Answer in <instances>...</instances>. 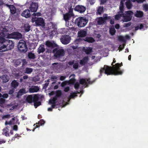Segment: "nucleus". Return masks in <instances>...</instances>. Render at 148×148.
Here are the masks:
<instances>
[{
	"mask_svg": "<svg viewBox=\"0 0 148 148\" xmlns=\"http://www.w3.org/2000/svg\"><path fill=\"white\" fill-rule=\"evenodd\" d=\"M86 34V31L81 30L78 32V35L79 36L81 37H83L85 36Z\"/></svg>",
	"mask_w": 148,
	"mask_h": 148,
	"instance_id": "nucleus-26",
	"label": "nucleus"
},
{
	"mask_svg": "<svg viewBox=\"0 0 148 148\" xmlns=\"http://www.w3.org/2000/svg\"><path fill=\"white\" fill-rule=\"evenodd\" d=\"M118 39L120 41H121L123 42L125 41L124 37L122 36H119L118 38Z\"/></svg>",
	"mask_w": 148,
	"mask_h": 148,
	"instance_id": "nucleus-45",
	"label": "nucleus"
},
{
	"mask_svg": "<svg viewBox=\"0 0 148 148\" xmlns=\"http://www.w3.org/2000/svg\"><path fill=\"white\" fill-rule=\"evenodd\" d=\"M14 92V90L13 89H12L9 91V94H12Z\"/></svg>",
	"mask_w": 148,
	"mask_h": 148,
	"instance_id": "nucleus-61",
	"label": "nucleus"
},
{
	"mask_svg": "<svg viewBox=\"0 0 148 148\" xmlns=\"http://www.w3.org/2000/svg\"><path fill=\"white\" fill-rule=\"evenodd\" d=\"M61 95V92L60 91H58L57 92V95L58 96H60Z\"/></svg>",
	"mask_w": 148,
	"mask_h": 148,
	"instance_id": "nucleus-58",
	"label": "nucleus"
},
{
	"mask_svg": "<svg viewBox=\"0 0 148 148\" xmlns=\"http://www.w3.org/2000/svg\"><path fill=\"white\" fill-rule=\"evenodd\" d=\"M45 44L47 47L50 48H54L57 46L54 42L52 41H47L46 42Z\"/></svg>",
	"mask_w": 148,
	"mask_h": 148,
	"instance_id": "nucleus-14",
	"label": "nucleus"
},
{
	"mask_svg": "<svg viewBox=\"0 0 148 148\" xmlns=\"http://www.w3.org/2000/svg\"><path fill=\"white\" fill-rule=\"evenodd\" d=\"M53 51L55 53V56L57 57H62L64 55V51L62 49H55Z\"/></svg>",
	"mask_w": 148,
	"mask_h": 148,
	"instance_id": "nucleus-11",
	"label": "nucleus"
},
{
	"mask_svg": "<svg viewBox=\"0 0 148 148\" xmlns=\"http://www.w3.org/2000/svg\"><path fill=\"white\" fill-rule=\"evenodd\" d=\"M38 7V5L37 3H32L30 6V9L32 12H36Z\"/></svg>",
	"mask_w": 148,
	"mask_h": 148,
	"instance_id": "nucleus-13",
	"label": "nucleus"
},
{
	"mask_svg": "<svg viewBox=\"0 0 148 148\" xmlns=\"http://www.w3.org/2000/svg\"><path fill=\"white\" fill-rule=\"evenodd\" d=\"M115 28L116 29H118L119 28L120 25L118 24H116L115 25Z\"/></svg>",
	"mask_w": 148,
	"mask_h": 148,
	"instance_id": "nucleus-56",
	"label": "nucleus"
},
{
	"mask_svg": "<svg viewBox=\"0 0 148 148\" xmlns=\"http://www.w3.org/2000/svg\"><path fill=\"white\" fill-rule=\"evenodd\" d=\"M22 61L23 63V65H25L26 64V62L25 60L24 59Z\"/></svg>",
	"mask_w": 148,
	"mask_h": 148,
	"instance_id": "nucleus-63",
	"label": "nucleus"
},
{
	"mask_svg": "<svg viewBox=\"0 0 148 148\" xmlns=\"http://www.w3.org/2000/svg\"><path fill=\"white\" fill-rule=\"evenodd\" d=\"M51 79H56L57 78V77L56 76L52 75L51 77Z\"/></svg>",
	"mask_w": 148,
	"mask_h": 148,
	"instance_id": "nucleus-52",
	"label": "nucleus"
},
{
	"mask_svg": "<svg viewBox=\"0 0 148 148\" xmlns=\"http://www.w3.org/2000/svg\"><path fill=\"white\" fill-rule=\"evenodd\" d=\"M28 77L27 75H25L23 76V79H27Z\"/></svg>",
	"mask_w": 148,
	"mask_h": 148,
	"instance_id": "nucleus-64",
	"label": "nucleus"
},
{
	"mask_svg": "<svg viewBox=\"0 0 148 148\" xmlns=\"http://www.w3.org/2000/svg\"><path fill=\"white\" fill-rule=\"evenodd\" d=\"M80 83L81 84L84 85L85 86V87L87 86V85L88 84H90V79H80Z\"/></svg>",
	"mask_w": 148,
	"mask_h": 148,
	"instance_id": "nucleus-15",
	"label": "nucleus"
},
{
	"mask_svg": "<svg viewBox=\"0 0 148 148\" xmlns=\"http://www.w3.org/2000/svg\"><path fill=\"white\" fill-rule=\"evenodd\" d=\"M110 23L112 25H113V24H114V19H111L110 20Z\"/></svg>",
	"mask_w": 148,
	"mask_h": 148,
	"instance_id": "nucleus-59",
	"label": "nucleus"
},
{
	"mask_svg": "<svg viewBox=\"0 0 148 148\" xmlns=\"http://www.w3.org/2000/svg\"><path fill=\"white\" fill-rule=\"evenodd\" d=\"M68 64L70 65H73V67L75 69H77L78 68V63L77 62H74V61L69 62Z\"/></svg>",
	"mask_w": 148,
	"mask_h": 148,
	"instance_id": "nucleus-23",
	"label": "nucleus"
},
{
	"mask_svg": "<svg viewBox=\"0 0 148 148\" xmlns=\"http://www.w3.org/2000/svg\"><path fill=\"white\" fill-rule=\"evenodd\" d=\"M25 31L26 32H29L30 30V26L28 24H25L24 25Z\"/></svg>",
	"mask_w": 148,
	"mask_h": 148,
	"instance_id": "nucleus-35",
	"label": "nucleus"
},
{
	"mask_svg": "<svg viewBox=\"0 0 148 148\" xmlns=\"http://www.w3.org/2000/svg\"><path fill=\"white\" fill-rule=\"evenodd\" d=\"M60 40L63 44L67 45L70 42L71 38L69 35H63L61 37Z\"/></svg>",
	"mask_w": 148,
	"mask_h": 148,
	"instance_id": "nucleus-9",
	"label": "nucleus"
},
{
	"mask_svg": "<svg viewBox=\"0 0 148 148\" xmlns=\"http://www.w3.org/2000/svg\"><path fill=\"white\" fill-rule=\"evenodd\" d=\"M5 100L4 99H3V98H1L0 99V104H2V103H4L5 102Z\"/></svg>",
	"mask_w": 148,
	"mask_h": 148,
	"instance_id": "nucleus-50",
	"label": "nucleus"
},
{
	"mask_svg": "<svg viewBox=\"0 0 148 148\" xmlns=\"http://www.w3.org/2000/svg\"><path fill=\"white\" fill-rule=\"evenodd\" d=\"M33 71V69L31 68L27 67L24 70V73L28 74H30Z\"/></svg>",
	"mask_w": 148,
	"mask_h": 148,
	"instance_id": "nucleus-29",
	"label": "nucleus"
},
{
	"mask_svg": "<svg viewBox=\"0 0 148 148\" xmlns=\"http://www.w3.org/2000/svg\"><path fill=\"white\" fill-rule=\"evenodd\" d=\"M7 7L10 9V11L12 14H14L16 12V10L15 7L12 5H9L7 4H5Z\"/></svg>",
	"mask_w": 148,
	"mask_h": 148,
	"instance_id": "nucleus-20",
	"label": "nucleus"
},
{
	"mask_svg": "<svg viewBox=\"0 0 148 148\" xmlns=\"http://www.w3.org/2000/svg\"><path fill=\"white\" fill-rule=\"evenodd\" d=\"M57 96H55L52 99H51L49 101V103L52 104V107L54 108L55 106V101L57 99Z\"/></svg>",
	"mask_w": 148,
	"mask_h": 148,
	"instance_id": "nucleus-25",
	"label": "nucleus"
},
{
	"mask_svg": "<svg viewBox=\"0 0 148 148\" xmlns=\"http://www.w3.org/2000/svg\"><path fill=\"white\" fill-rule=\"evenodd\" d=\"M0 47V51H5L10 50L13 48L14 46V44L12 41L5 40V42L1 43Z\"/></svg>",
	"mask_w": 148,
	"mask_h": 148,
	"instance_id": "nucleus-3",
	"label": "nucleus"
},
{
	"mask_svg": "<svg viewBox=\"0 0 148 148\" xmlns=\"http://www.w3.org/2000/svg\"><path fill=\"white\" fill-rule=\"evenodd\" d=\"M20 60H17L15 62V64L16 65H19L21 63Z\"/></svg>",
	"mask_w": 148,
	"mask_h": 148,
	"instance_id": "nucleus-48",
	"label": "nucleus"
},
{
	"mask_svg": "<svg viewBox=\"0 0 148 148\" xmlns=\"http://www.w3.org/2000/svg\"><path fill=\"white\" fill-rule=\"evenodd\" d=\"M69 90V87H66L64 89V90L65 92H68Z\"/></svg>",
	"mask_w": 148,
	"mask_h": 148,
	"instance_id": "nucleus-55",
	"label": "nucleus"
},
{
	"mask_svg": "<svg viewBox=\"0 0 148 148\" xmlns=\"http://www.w3.org/2000/svg\"><path fill=\"white\" fill-rule=\"evenodd\" d=\"M73 8H72V6L70 4L68 7L69 12L66 14L64 15V18L65 20L66 21V25L68 27H69L71 26V23H69V20L70 18L74 16V14L73 13Z\"/></svg>",
	"mask_w": 148,
	"mask_h": 148,
	"instance_id": "nucleus-5",
	"label": "nucleus"
},
{
	"mask_svg": "<svg viewBox=\"0 0 148 148\" xmlns=\"http://www.w3.org/2000/svg\"><path fill=\"white\" fill-rule=\"evenodd\" d=\"M125 5L128 10L131 9L133 6L131 0H126V1L125 3Z\"/></svg>",
	"mask_w": 148,
	"mask_h": 148,
	"instance_id": "nucleus-21",
	"label": "nucleus"
},
{
	"mask_svg": "<svg viewBox=\"0 0 148 148\" xmlns=\"http://www.w3.org/2000/svg\"><path fill=\"white\" fill-rule=\"evenodd\" d=\"M143 12L140 10H136L134 14L135 16L137 18H142L143 16Z\"/></svg>",
	"mask_w": 148,
	"mask_h": 148,
	"instance_id": "nucleus-16",
	"label": "nucleus"
},
{
	"mask_svg": "<svg viewBox=\"0 0 148 148\" xmlns=\"http://www.w3.org/2000/svg\"><path fill=\"white\" fill-rule=\"evenodd\" d=\"M84 50L86 54H89L92 51V48L86 47L84 48Z\"/></svg>",
	"mask_w": 148,
	"mask_h": 148,
	"instance_id": "nucleus-34",
	"label": "nucleus"
},
{
	"mask_svg": "<svg viewBox=\"0 0 148 148\" xmlns=\"http://www.w3.org/2000/svg\"><path fill=\"white\" fill-rule=\"evenodd\" d=\"M41 14H40V13L38 12V13H33L32 14V16H34V17H38V16H40Z\"/></svg>",
	"mask_w": 148,
	"mask_h": 148,
	"instance_id": "nucleus-42",
	"label": "nucleus"
},
{
	"mask_svg": "<svg viewBox=\"0 0 148 148\" xmlns=\"http://www.w3.org/2000/svg\"><path fill=\"white\" fill-rule=\"evenodd\" d=\"M2 96L3 98H6L8 97V95L7 94H3Z\"/></svg>",
	"mask_w": 148,
	"mask_h": 148,
	"instance_id": "nucleus-54",
	"label": "nucleus"
},
{
	"mask_svg": "<svg viewBox=\"0 0 148 148\" xmlns=\"http://www.w3.org/2000/svg\"><path fill=\"white\" fill-rule=\"evenodd\" d=\"M39 88L37 86H32L29 89V91L30 93L37 92L39 90Z\"/></svg>",
	"mask_w": 148,
	"mask_h": 148,
	"instance_id": "nucleus-17",
	"label": "nucleus"
},
{
	"mask_svg": "<svg viewBox=\"0 0 148 148\" xmlns=\"http://www.w3.org/2000/svg\"><path fill=\"white\" fill-rule=\"evenodd\" d=\"M88 22V19L84 17H79L77 18L75 21V23L79 27L85 26Z\"/></svg>",
	"mask_w": 148,
	"mask_h": 148,
	"instance_id": "nucleus-6",
	"label": "nucleus"
},
{
	"mask_svg": "<svg viewBox=\"0 0 148 148\" xmlns=\"http://www.w3.org/2000/svg\"><path fill=\"white\" fill-rule=\"evenodd\" d=\"M123 14L118 12V14L115 16V19L116 20H119L121 17L123 16Z\"/></svg>",
	"mask_w": 148,
	"mask_h": 148,
	"instance_id": "nucleus-31",
	"label": "nucleus"
},
{
	"mask_svg": "<svg viewBox=\"0 0 148 148\" xmlns=\"http://www.w3.org/2000/svg\"><path fill=\"white\" fill-rule=\"evenodd\" d=\"M27 92L26 91L25 89L23 88L20 89L18 91L17 97H18L19 95H21L23 94H25L27 93Z\"/></svg>",
	"mask_w": 148,
	"mask_h": 148,
	"instance_id": "nucleus-32",
	"label": "nucleus"
},
{
	"mask_svg": "<svg viewBox=\"0 0 148 148\" xmlns=\"http://www.w3.org/2000/svg\"><path fill=\"white\" fill-rule=\"evenodd\" d=\"M110 16H106L104 17L103 18L102 17V24L103 23L104 21L110 19Z\"/></svg>",
	"mask_w": 148,
	"mask_h": 148,
	"instance_id": "nucleus-44",
	"label": "nucleus"
},
{
	"mask_svg": "<svg viewBox=\"0 0 148 148\" xmlns=\"http://www.w3.org/2000/svg\"><path fill=\"white\" fill-rule=\"evenodd\" d=\"M116 62V61L115 59V58H114L113 59V62L112 63V64H111V65H112V66H113V65H114L113 64L114 63H115Z\"/></svg>",
	"mask_w": 148,
	"mask_h": 148,
	"instance_id": "nucleus-62",
	"label": "nucleus"
},
{
	"mask_svg": "<svg viewBox=\"0 0 148 148\" xmlns=\"http://www.w3.org/2000/svg\"><path fill=\"white\" fill-rule=\"evenodd\" d=\"M96 21L98 25L102 24V17H100L97 18Z\"/></svg>",
	"mask_w": 148,
	"mask_h": 148,
	"instance_id": "nucleus-41",
	"label": "nucleus"
},
{
	"mask_svg": "<svg viewBox=\"0 0 148 148\" xmlns=\"http://www.w3.org/2000/svg\"><path fill=\"white\" fill-rule=\"evenodd\" d=\"M126 14L125 15H127L129 16H131L132 17V15H133L134 13L131 10H128L125 11V12Z\"/></svg>",
	"mask_w": 148,
	"mask_h": 148,
	"instance_id": "nucleus-38",
	"label": "nucleus"
},
{
	"mask_svg": "<svg viewBox=\"0 0 148 148\" xmlns=\"http://www.w3.org/2000/svg\"><path fill=\"white\" fill-rule=\"evenodd\" d=\"M45 123V121L43 120H40L38 124H40L41 125H43Z\"/></svg>",
	"mask_w": 148,
	"mask_h": 148,
	"instance_id": "nucleus-49",
	"label": "nucleus"
},
{
	"mask_svg": "<svg viewBox=\"0 0 148 148\" xmlns=\"http://www.w3.org/2000/svg\"><path fill=\"white\" fill-rule=\"evenodd\" d=\"M9 130L7 128H4L3 130V134L4 135L6 136H9V134L8 133V132Z\"/></svg>",
	"mask_w": 148,
	"mask_h": 148,
	"instance_id": "nucleus-28",
	"label": "nucleus"
},
{
	"mask_svg": "<svg viewBox=\"0 0 148 148\" xmlns=\"http://www.w3.org/2000/svg\"><path fill=\"white\" fill-rule=\"evenodd\" d=\"M123 21L124 22H127L130 21L132 18V16L127 15H125V14L123 13Z\"/></svg>",
	"mask_w": 148,
	"mask_h": 148,
	"instance_id": "nucleus-18",
	"label": "nucleus"
},
{
	"mask_svg": "<svg viewBox=\"0 0 148 148\" xmlns=\"http://www.w3.org/2000/svg\"><path fill=\"white\" fill-rule=\"evenodd\" d=\"M131 23L130 22L127 23H125L123 25V27H129L131 25Z\"/></svg>",
	"mask_w": 148,
	"mask_h": 148,
	"instance_id": "nucleus-46",
	"label": "nucleus"
},
{
	"mask_svg": "<svg viewBox=\"0 0 148 148\" xmlns=\"http://www.w3.org/2000/svg\"><path fill=\"white\" fill-rule=\"evenodd\" d=\"M123 66V63H116L113 66H109L106 65H105L102 68V73H104L107 75H121L123 74V71L121 70L120 68Z\"/></svg>",
	"mask_w": 148,
	"mask_h": 148,
	"instance_id": "nucleus-2",
	"label": "nucleus"
},
{
	"mask_svg": "<svg viewBox=\"0 0 148 148\" xmlns=\"http://www.w3.org/2000/svg\"><path fill=\"white\" fill-rule=\"evenodd\" d=\"M75 75H71L70 76V78H71L70 80V81H66L62 82L61 84V86L63 87L66 85H69L71 83H73L75 82Z\"/></svg>",
	"mask_w": 148,
	"mask_h": 148,
	"instance_id": "nucleus-10",
	"label": "nucleus"
},
{
	"mask_svg": "<svg viewBox=\"0 0 148 148\" xmlns=\"http://www.w3.org/2000/svg\"><path fill=\"white\" fill-rule=\"evenodd\" d=\"M66 78V77L63 76H61L60 78V80L62 81L64 80Z\"/></svg>",
	"mask_w": 148,
	"mask_h": 148,
	"instance_id": "nucleus-57",
	"label": "nucleus"
},
{
	"mask_svg": "<svg viewBox=\"0 0 148 148\" xmlns=\"http://www.w3.org/2000/svg\"><path fill=\"white\" fill-rule=\"evenodd\" d=\"M74 10L80 13H83L85 11L86 8L83 6L79 5L75 7Z\"/></svg>",
	"mask_w": 148,
	"mask_h": 148,
	"instance_id": "nucleus-12",
	"label": "nucleus"
},
{
	"mask_svg": "<svg viewBox=\"0 0 148 148\" xmlns=\"http://www.w3.org/2000/svg\"><path fill=\"white\" fill-rule=\"evenodd\" d=\"M85 40L89 43H91L95 41L94 39L91 37H87L86 38Z\"/></svg>",
	"mask_w": 148,
	"mask_h": 148,
	"instance_id": "nucleus-37",
	"label": "nucleus"
},
{
	"mask_svg": "<svg viewBox=\"0 0 148 148\" xmlns=\"http://www.w3.org/2000/svg\"><path fill=\"white\" fill-rule=\"evenodd\" d=\"M124 1V0H121V1L120 3L119 8L120 11L119 12L122 13H123L124 10V3L123 2V1Z\"/></svg>",
	"mask_w": 148,
	"mask_h": 148,
	"instance_id": "nucleus-22",
	"label": "nucleus"
},
{
	"mask_svg": "<svg viewBox=\"0 0 148 148\" xmlns=\"http://www.w3.org/2000/svg\"><path fill=\"white\" fill-rule=\"evenodd\" d=\"M28 56L30 59H34L35 58L34 54L32 53H29L28 54Z\"/></svg>",
	"mask_w": 148,
	"mask_h": 148,
	"instance_id": "nucleus-40",
	"label": "nucleus"
},
{
	"mask_svg": "<svg viewBox=\"0 0 148 148\" xmlns=\"http://www.w3.org/2000/svg\"><path fill=\"white\" fill-rule=\"evenodd\" d=\"M144 27V26L142 24H140V26H139V28L140 29H141L142 28H143Z\"/></svg>",
	"mask_w": 148,
	"mask_h": 148,
	"instance_id": "nucleus-60",
	"label": "nucleus"
},
{
	"mask_svg": "<svg viewBox=\"0 0 148 148\" xmlns=\"http://www.w3.org/2000/svg\"><path fill=\"white\" fill-rule=\"evenodd\" d=\"M19 50L21 52H25L27 50V47L25 42L23 40H20L18 45Z\"/></svg>",
	"mask_w": 148,
	"mask_h": 148,
	"instance_id": "nucleus-8",
	"label": "nucleus"
},
{
	"mask_svg": "<svg viewBox=\"0 0 148 148\" xmlns=\"http://www.w3.org/2000/svg\"><path fill=\"white\" fill-rule=\"evenodd\" d=\"M10 29L7 26H0V43L5 42V40L12 41L9 40H5V38H14L19 39L22 38V34L18 32H14L11 34L7 33ZM13 43V42H12Z\"/></svg>",
	"mask_w": 148,
	"mask_h": 148,
	"instance_id": "nucleus-1",
	"label": "nucleus"
},
{
	"mask_svg": "<svg viewBox=\"0 0 148 148\" xmlns=\"http://www.w3.org/2000/svg\"><path fill=\"white\" fill-rule=\"evenodd\" d=\"M38 96L37 95H35L33 97L32 95H28L26 98V100L29 103H34V106L36 108L37 107L41 105V103L38 101L39 99Z\"/></svg>",
	"mask_w": 148,
	"mask_h": 148,
	"instance_id": "nucleus-4",
	"label": "nucleus"
},
{
	"mask_svg": "<svg viewBox=\"0 0 148 148\" xmlns=\"http://www.w3.org/2000/svg\"><path fill=\"white\" fill-rule=\"evenodd\" d=\"M18 83L15 80L12 81L11 83L12 87L14 88H16L18 86Z\"/></svg>",
	"mask_w": 148,
	"mask_h": 148,
	"instance_id": "nucleus-30",
	"label": "nucleus"
},
{
	"mask_svg": "<svg viewBox=\"0 0 148 148\" xmlns=\"http://www.w3.org/2000/svg\"><path fill=\"white\" fill-rule=\"evenodd\" d=\"M77 94V93H71L70 96V97L71 98H73L74 97L77 96L76 95Z\"/></svg>",
	"mask_w": 148,
	"mask_h": 148,
	"instance_id": "nucleus-47",
	"label": "nucleus"
},
{
	"mask_svg": "<svg viewBox=\"0 0 148 148\" xmlns=\"http://www.w3.org/2000/svg\"><path fill=\"white\" fill-rule=\"evenodd\" d=\"M14 118H12V120L10 121L9 122H7V121H6L5 123V124L6 125H11L12 124H14L15 123L14 121Z\"/></svg>",
	"mask_w": 148,
	"mask_h": 148,
	"instance_id": "nucleus-39",
	"label": "nucleus"
},
{
	"mask_svg": "<svg viewBox=\"0 0 148 148\" xmlns=\"http://www.w3.org/2000/svg\"><path fill=\"white\" fill-rule=\"evenodd\" d=\"M88 60V58L87 57H85L84 58L80 60V64H84L85 63H86Z\"/></svg>",
	"mask_w": 148,
	"mask_h": 148,
	"instance_id": "nucleus-33",
	"label": "nucleus"
},
{
	"mask_svg": "<svg viewBox=\"0 0 148 148\" xmlns=\"http://www.w3.org/2000/svg\"><path fill=\"white\" fill-rule=\"evenodd\" d=\"M109 32L110 34L113 36L115 34L116 32V30L114 27H111L110 28Z\"/></svg>",
	"mask_w": 148,
	"mask_h": 148,
	"instance_id": "nucleus-36",
	"label": "nucleus"
},
{
	"mask_svg": "<svg viewBox=\"0 0 148 148\" xmlns=\"http://www.w3.org/2000/svg\"><path fill=\"white\" fill-rule=\"evenodd\" d=\"M13 130L16 131L18 130V127L17 125H15L13 127Z\"/></svg>",
	"mask_w": 148,
	"mask_h": 148,
	"instance_id": "nucleus-53",
	"label": "nucleus"
},
{
	"mask_svg": "<svg viewBox=\"0 0 148 148\" xmlns=\"http://www.w3.org/2000/svg\"><path fill=\"white\" fill-rule=\"evenodd\" d=\"M22 15L25 18H28L30 16V12L29 10H26L23 11Z\"/></svg>",
	"mask_w": 148,
	"mask_h": 148,
	"instance_id": "nucleus-19",
	"label": "nucleus"
},
{
	"mask_svg": "<svg viewBox=\"0 0 148 148\" xmlns=\"http://www.w3.org/2000/svg\"><path fill=\"white\" fill-rule=\"evenodd\" d=\"M79 86V84L78 83H76L74 86L75 88V89H77Z\"/></svg>",
	"mask_w": 148,
	"mask_h": 148,
	"instance_id": "nucleus-51",
	"label": "nucleus"
},
{
	"mask_svg": "<svg viewBox=\"0 0 148 148\" xmlns=\"http://www.w3.org/2000/svg\"><path fill=\"white\" fill-rule=\"evenodd\" d=\"M102 13V7L101 6L99 7L98 10L97 12V14H101Z\"/></svg>",
	"mask_w": 148,
	"mask_h": 148,
	"instance_id": "nucleus-43",
	"label": "nucleus"
},
{
	"mask_svg": "<svg viewBox=\"0 0 148 148\" xmlns=\"http://www.w3.org/2000/svg\"><path fill=\"white\" fill-rule=\"evenodd\" d=\"M45 51L44 45H41L38 49L37 52L38 53H43Z\"/></svg>",
	"mask_w": 148,
	"mask_h": 148,
	"instance_id": "nucleus-24",
	"label": "nucleus"
},
{
	"mask_svg": "<svg viewBox=\"0 0 148 148\" xmlns=\"http://www.w3.org/2000/svg\"><path fill=\"white\" fill-rule=\"evenodd\" d=\"M3 83H5L8 82L9 80V77L6 75H3L1 77Z\"/></svg>",
	"mask_w": 148,
	"mask_h": 148,
	"instance_id": "nucleus-27",
	"label": "nucleus"
},
{
	"mask_svg": "<svg viewBox=\"0 0 148 148\" xmlns=\"http://www.w3.org/2000/svg\"><path fill=\"white\" fill-rule=\"evenodd\" d=\"M32 21L33 25L36 26H43L45 25L44 20L41 17H33Z\"/></svg>",
	"mask_w": 148,
	"mask_h": 148,
	"instance_id": "nucleus-7",
	"label": "nucleus"
}]
</instances>
